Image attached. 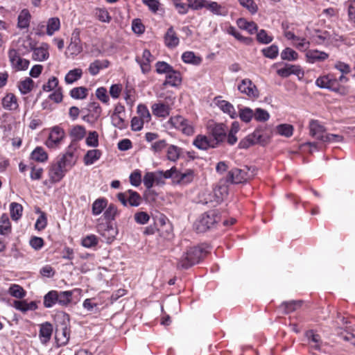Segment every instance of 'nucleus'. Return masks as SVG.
<instances>
[{"mask_svg": "<svg viewBox=\"0 0 355 355\" xmlns=\"http://www.w3.org/2000/svg\"><path fill=\"white\" fill-rule=\"evenodd\" d=\"M65 133L62 128L54 126L51 129L49 135L45 141V145L49 148H56L64 138Z\"/></svg>", "mask_w": 355, "mask_h": 355, "instance_id": "nucleus-10", "label": "nucleus"}, {"mask_svg": "<svg viewBox=\"0 0 355 355\" xmlns=\"http://www.w3.org/2000/svg\"><path fill=\"white\" fill-rule=\"evenodd\" d=\"M194 176V171L191 169H187L184 172L178 170L175 183L182 185L188 184L193 181Z\"/></svg>", "mask_w": 355, "mask_h": 355, "instance_id": "nucleus-27", "label": "nucleus"}, {"mask_svg": "<svg viewBox=\"0 0 355 355\" xmlns=\"http://www.w3.org/2000/svg\"><path fill=\"white\" fill-rule=\"evenodd\" d=\"M55 304H58V291H51L44 297V306L46 308H51Z\"/></svg>", "mask_w": 355, "mask_h": 355, "instance_id": "nucleus-41", "label": "nucleus"}, {"mask_svg": "<svg viewBox=\"0 0 355 355\" xmlns=\"http://www.w3.org/2000/svg\"><path fill=\"white\" fill-rule=\"evenodd\" d=\"M205 8L212 14L218 16H226L228 14V9L226 6L219 4L216 1H207Z\"/></svg>", "mask_w": 355, "mask_h": 355, "instance_id": "nucleus-22", "label": "nucleus"}, {"mask_svg": "<svg viewBox=\"0 0 355 355\" xmlns=\"http://www.w3.org/2000/svg\"><path fill=\"white\" fill-rule=\"evenodd\" d=\"M214 201L217 203L222 202L228 195V188L225 184H219L213 191Z\"/></svg>", "mask_w": 355, "mask_h": 355, "instance_id": "nucleus-34", "label": "nucleus"}, {"mask_svg": "<svg viewBox=\"0 0 355 355\" xmlns=\"http://www.w3.org/2000/svg\"><path fill=\"white\" fill-rule=\"evenodd\" d=\"M58 79L55 76H52L48 80L46 83L43 85L42 90L46 92L53 91L54 89L55 90L57 88H58Z\"/></svg>", "mask_w": 355, "mask_h": 355, "instance_id": "nucleus-59", "label": "nucleus"}, {"mask_svg": "<svg viewBox=\"0 0 355 355\" xmlns=\"http://www.w3.org/2000/svg\"><path fill=\"white\" fill-rule=\"evenodd\" d=\"M137 112L139 118L142 119L144 122L148 123L151 120V115L148 107L144 104H139L137 106Z\"/></svg>", "mask_w": 355, "mask_h": 355, "instance_id": "nucleus-49", "label": "nucleus"}, {"mask_svg": "<svg viewBox=\"0 0 355 355\" xmlns=\"http://www.w3.org/2000/svg\"><path fill=\"white\" fill-rule=\"evenodd\" d=\"M2 107L8 111H15L19 108L18 101L16 96L12 93H8L2 98Z\"/></svg>", "mask_w": 355, "mask_h": 355, "instance_id": "nucleus-18", "label": "nucleus"}, {"mask_svg": "<svg viewBox=\"0 0 355 355\" xmlns=\"http://www.w3.org/2000/svg\"><path fill=\"white\" fill-rule=\"evenodd\" d=\"M154 60L150 52L145 49L143 51L141 58L137 57L136 60L140 65L141 71L144 73H148L150 70V63Z\"/></svg>", "mask_w": 355, "mask_h": 355, "instance_id": "nucleus-16", "label": "nucleus"}, {"mask_svg": "<svg viewBox=\"0 0 355 355\" xmlns=\"http://www.w3.org/2000/svg\"><path fill=\"white\" fill-rule=\"evenodd\" d=\"M76 291H58V304L61 306H67L71 303L73 293Z\"/></svg>", "mask_w": 355, "mask_h": 355, "instance_id": "nucleus-39", "label": "nucleus"}, {"mask_svg": "<svg viewBox=\"0 0 355 355\" xmlns=\"http://www.w3.org/2000/svg\"><path fill=\"white\" fill-rule=\"evenodd\" d=\"M168 122L171 125L182 132L186 135H192L194 133V125L192 121L177 115L170 118Z\"/></svg>", "mask_w": 355, "mask_h": 355, "instance_id": "nucleus-7", "label": "nucleus"}, {"mask_svg": "<svg viewBox=\"0 0 355 355\" xmlns=\"http://www.w3.org/2000/svg\"><path fill=\"white\" fill-rule=\"evenodd\" d=\"M156 72L159 74H165V76L173 69V67L166 62L159 61L155 64Z\"/></svg>", "mask_w": 355, "mask_h": 355, "instance_id": "nucleus-57", "label": "nucleus"}, {"mask_svg": "<svg viewBox=\"0 0 355 355\" xmlns=\"http://www.w3.org/2000/svg\"><path fill=\"white\" fill-rule=\"evenodd\" d=\"M302 306V301H289V302H284L281 304V309H283L284 312L285 313H289L292 311H294L297 310L298 308H300Z\"/></svg>", "mask_w": 355, "mask_h": 355, "instance_id": "nucleus-46", "label": "nucleus"}, {"mask_svg": "<svg viewBox=\"0 0 355 355\" xmlns=\"http://www.w3.org/2000/svg\"><path fill=\"white\" fill-rule=\"evenodd\" d=\"M238 27L246 31L250 34H254L257 31V25L253 21H248L244 18H239L236 21Z\"/></svg>", "mask_w": 355, "mask_h": 355, "instance_id": "nucleus-32", "label": "nucleus"}, {"mask_svg": "<svg viewBox=\"0 0 355 355\" xmlns=\"http://www.w3.org/2000/svg\"><path fill=\"white\" fill-rule=\"evenodd\" d=\"M49 49L50 46L45 42L41 43V44L36 47L34 46L33 49L32 58L37 62H43L49 58Z\"/></svg>", "mask_w": 355, "mask_h": 355, "instance_id": "nucleus-13", "label": "nucleus"}, {"mask_svg": "<svg viewBox=\"0 0 355 355\" xmlns=\"http://www.w3.org/2000/svg\"><path fill=\"white\" fill-rule=\"evenodd\" d=\"M182 149L177 146L170 145L167 148V158L171 162H176L180 157Z\"/></svg>", "mask_w": 355, "mask_h": 355, "instance_id": "nucleus-45", "label": "nucleus"}, {"mask_svg": "<svg viewBox=\"0 0 355 355\" xmlns=\"http://www.w3.org/2000/svg\"><path fill=\"white\" fill-rule=\"evenodd\" d=\"M281 58L284 60L295 61L298 58V53L293 49L287 47L282 51Z\"/></svg>", "mask_w": 355, "mask_h": 355, "instance_id": "nucleus-52", "label": "nucleus"}, {"mask_svg": "<svg viewBox=\"0 0 355 355\" xmlns=\"http://www.w3.org/2000/svg\"><path fill=\"white\" fill-rule=\"evenodd\" d=\"M207 0H187L189 7L193 10H199L205 8Z\"/></svg>", "mask_w": 355, "mask_h": 355, "instance_id": "nucleus-61", "label": "nucleus"}, {"mask_svg": "<svg viewBox=\"0 0 355 355\" xmlns=\"http://www.w3.org/2000/svg\"><path fill=\"white\" fill-rule=\"evenodd\" d=\"M220 220L216 211H210L203 214L195 223V227L199 232H204L213 227Z\"/></svg>", "mask_w": 355, "mask_h": 355, "instance_id": "nucleus-4", "label": "nucleus"}, {"mask_svg": "<svg viewBox=\"0 0 355 355\" xmlns=\"http://www.w3.org/2000/svg\"><path fill=\"white\" fill-rule=\"evenodd\" d=\"M86 145L88 147L96 148L99 145L98 134L96 131H91L88 133L85 139Z\"/></svg>", "mask_w": 355, "mask_h": 355, "instance_id": "nucleus-51", "label": "nucleus"}, {"mask_svg": "<svg viewBox=\"0 0 355 355\" xmlns=\"http://www.w3.org/2000/svg\"><path fill=\"white\" fill-rule=\"evenodd\" d=\"M95 17L101 21L109 23L111 21V17L105 8H98L94 10Z\"/></svg>", "mask_w": 355, "mask_h": 355, "instance_id": "nucleus-50", "label": "nucleus"}, {"mask_svg": "<svg viewBox=\"0 0 355 355\" xmlns=\"http://www.w3.org/2000/svg\"><path fill=\"white\" fill-rule=\"evenodd\" d=\"M238 89L241 93L245 94L250 98H257L259 95L256 85L248 78L241 80V83L238 85Z\"/></svg>", "mask_w": 355, "mask_h": 355, "instance_id": "nucleus-11", "label": "nucleus"}, {"mask_svg": "<svg viewBox=\"0 0 355 355\" xmlns=\"http://www.w3.org/2000/svg\"><path fill=\"white\" fill-rule=\"evenodd\" d=\"M107 200L105 198H98L92 204V214L98 216L107 207Z\"/></svg>", "mask_w": 355, "mask_h": 355, "instance_id": "nucleus-43", "label": "nucleus"}, {"mask_svg": "<svg viewBox=\"0 0 355 355\" xmlns=\"http://www.w3.org/2000/svg\"><path fill=\"white\" fill-rule=\"evenodd\" d=\"M118 200L124 206L138 207L141 202L140 195L135 191L129 189L117 195Z\"/></svg>", "mask_w": 355, "mask_h": 355, "instance_id": "nucleus-9", "label": "nucleus"}, {"mask_svg": "<svg viewBox=\"0 0 355 355\" xmlns=\"http://www.w3.org/2000/svg\"><path fill=\"white\" fill-rule=\"evenodd\" d=\"M262 53L266 58L275 59L278 55L279 49L277 45L272 44L271 46L263 49L262 50Z\"/></svg>", "mask_w": 355, "mask_h": 355, "instance_id": "nucleus-58", "label": "nucleus"}, {"mask_svg": "<svg viewBox=\"0 0 355 355\" xmlns=\"http://www.w3.org/2000/svg\"><path fill=\"white\" fill-rule=\"evenodd\" d=\"M76 162L73 152L67 151L58 157L48 167V175L53 183H57L65 176L67 172Z\"/></svg>", "mask_w": 355, "mask_h": 355, "instance_id": "nucleus-1", "label": "nucleus"}, {"mask_svg": "<svg viewBox=\"0 0 355 355\" xmlns=\"http://www.w3.org/2000/svg\"><path fill=\"white\" fill-rule=\"evenodd\" d=\"M88 95V89L84 87H74L70 91V96L74 99H84Z\"/></svg>", "mask_w": 355, "mask_h": 355, "instance_id": "nucleus-47", "label": "nucleus"}, {"mask_svg": "<svg viewBox=\"0 0 355 355\" xmlns=\"http://www.w3.org/2000/svg\"><path fill=\"white\" fill-rule=\"evenodd\" d=\"M107 60H96L92 62L88 68L89 72L92 76L97 75L100 70L108 67Z\"/></svg>", "mask_w": 355, "mask_h": 355, "instance_id": "nucleus-38", "label": "nucleus"}, {"mask_svg": "<svg viewBox=\"0 0 355 355\" xmlns=\"http://www.w3.org/2000/svg\"><path fill=\"white\" fill-rule=\"evenodd\" d=\"M34 87V82L30 78H26L24 80L18 83L17 87L21 94H27L31 92Z\"/></svg>", "mask_w": 355, "mask_h": 355, "instance_id": "nucleus-40", "label": "nucleus"}, {"mask_svg": "<svg viewBox=\"0 0 355 355\" xmlns=\"http://www.w3.org/2000/svg\"><path fill=\"white\" fill-rule=\"evenodd\" d=\"M182 83V76L180 71L171 69L168 73L165 76V80L163 83L164 86L178 87Z\"/></svg>", "mask_w": 355, "mask_h": 355, "instance_id": "nucleus-19", "label": "nucleus"}, {"mask_svg": "<svg viewBox=\"0 0 355 355\" xmlns=\"http://www.w3.org/2000/svg\"><path fill=\"white\" fill-rule=\"evenodd\" d=\"M193 144L200 150H207L209 148H216L210 137L199 135L193 141Z\"/></svg>", "mask_w": 355, "mask_h": 355, "instance_id": "nucleus-20", "label": "nucleus"}, {"mask_svg": "<svg viewBox=\"0 0 355 355\" xmlns=\"http://www.w3.org/2000/svg\"><path fill=\"white\" fill-rule=\"evenodd\" d=\"M179 38L175 32L173 27H170L164 36V42L166 46L168 48H175L179 44Z\"/></svg>", "mask_w": 355, "mask_h": 355, "instance_id": "nucleus-29", "label": "nucleus"}, {"mask_svg": "<svg viewBox=\"0 0 355 355\" xmlns=\"http://www.w3.org/2000/svg\"><path fill=\"white\" fill-rule=\"evenodd\" d=\"M8 293L12 297L19 299L23 298L26 295V292L23 288L17 284L11 285L9 288Z\"/></svg>", "mask_w": 355, "mask_h": 355, "instance_id": "nucleus-53", "label": "nucleus"}, {"mask_svg": "<svg viewBox=\"0 0 355 355\" xmlns=\"http://www.w3.org/2000/svg\"><path fill=\"white\" fill-rule=\"evenodd\" d=\"M81 243L85 248H92L97 245L98 239L95 235L90 234L83 238Z\"/></svg>", "mask_w": 355, "mask_h": 355, "instance_id": "nucleus-62", "label": "nucleus"}, {"mask_svg": "<svg viewBox=\"0 0 355 355\" xmlns=\"http://www.w3.org/2000/svg\"><path fill=\"white\" fill-rule=\"evenodd\" d=\"M206 252L200 247L190 248L178 260L177 267L181 269H188L199 263Z\"/></svg>", "mask_w": 355, "mask_h": 355, "instance_id": "nucleus-2", "label": "nucleus"}, {"mask_svg": "<svg viewBox=\"0 0 355 355\" xmlns=\"http://www.w3.org/2000/svg\"><path fill=\"white\" fill-rule=\"evenodd\" d=\"M334 68L343 74H348L351 71L350 66L342 61L338 60L334 64Z\"/></svg>", "mask_w": 355, "mask_h": 355, "instance_id": "nucleus-63", "label": "nucleus"}, {"mask_svg": "<svg viewBox=\"0 0 355 355\" xmlns=\"http://www.w3.org/2000/svg\"><path fill=\"white\" fill-rule=\"evenodd\" d=\"M69 135L72 141H79L85 137L86 129L83 125H76L70 128Z\"/></svg>", "mask_w": 355, "mask_h": 355, "instance_id": "nucleus-28", "label": "nucleus"}, {"mask_svg": "<svg viewBox=\"0 0 355 355\" xmlns=\"http://www.w3.org/2000/svg\"><path fill=\"white\" fill-rule=\"evenodd\" d=\"M257 174L254 166H244L243 168H233L229 173L227 181L234 184L243 183L252 178Z\"/></svg>", "mask_w": 355, "mask_h": 355, "instance_id": "nucleus-3", "label": "nucleus"}, {"mask_svg": "<svg viewBox=\"0 0 355 355\" xmlns=\"http://www.w3.org/2000/svg\"><path fill=\"white\" fill-rule=\"evenodd\" d=\"M315 85L321 89H327L332 92H338L340 89L336 77L331 73L319 76L315 80Z\"/></svg>", "mask_w": 355, "mask_h": 355, "instance_id": "nucleus-8", "label": "nucleus"}, {"mask_svg": "<svg viewBox=\"0 0 355 355\" xmlns=\"http://www.w3.org/2000/svg\"><path fill=\"white\" fill-rule=\"evenodd\" d=\"M277 132L282 136L290 137L293 133V127L290 124H281L277 127Z\"/></svg>", "mask_w": 355, "mask_h": 355, "instance_id": "nucleus-55", "label": "nucleus"}, {"mask_svg": "<svg viewBox=\"0 0 355 355\" xmlns=\"http://www.w3.org/2000/svg\"><path fill=\"white\" fill-rule=\"evenodd\" d=\"M60 27V21L58 17L50 18L47 21L46 33L48 35H53Z\"/></svg>", "mask_w": 355, "mask_h": 355, "instance_id": "nucleus-44", "label": "nucleus"}, {"mask_svg": "<svg viewBox=\"0 0 355 355\" xmlns=\"http://www.w3.org/2000/svg\"><path fill=\"white\" fill-rule=\"evenodd\" d=\"M306 337L309 340V345L312 349L320 350L322 346L320 336L315 334L313 331L310 330L306 333Z\"/></svg>", "mask_w": 355, "mask_h": 355, "instance_id": "nucleus-31", "label": "nucleus"}, {"mask_svg": "<svg viewBox=\"0 0 355 355\" xmlns=\"http://www.w3.org/2000/svg\"><path fill=\"white\" fill-rule=\"evenodd\" d=\"M82 46L78 37L73 39L68 46V50L72 55H78L82 51Z\"/></svg>", "mask_w": 355, "mask_h": 355, "instance_id": "nucleus-56", "label": "nucleus"}, {"mask_svg": "<svg viewBox=\"0 0 355 355\" xmlns=\"http://www.w3.org/2000/svg\"><path fill=\"white\" fill-rule=\"evenodd\" d=\"M329 55L324 52L318 50H309L306 53V58L307 62L309 63H315L316 62H322L327 60Z\"/></svg>", "mask_w": 355, "mask_h": 355, "instance_id": "nucleus-26", "label": "nucleus"}, {"mask_svg": "<svg viewBox=\"0 0 355 355\" xmlns=\"http://www.w3.org/2000/svg\"><path fill=\"white\" fill-rule=\"evenodd\" d=\"M83 76V70L76 68L68 71L64 77V81L67 85H71L80 79Z\"/></svg>", "mask_w": 355, "mask_h": 355, "instance_id": "nucleus-35", "label": "nucleus"}, {"mask_svg": "<svg viewBox=\"0 0 355 355\" xmlns=\"http://www.w3.org/2000/svg\"><path fill=\"white\" fill-rule=\"evenodd\" d=\"M14 307L16 309L25 313L28 311H34L37 309V306L35 302H27L26 301L16 300L14 302Z\"/></svg>", "mask_w": 355, "mask_h": 355, "instance_id": "nucleus-36", "label": "nucleus"}, {"mask_svg": "<svg viewBox=\"0 0 355 355\" xmlns=\"http://www.w3.org/2000/svg\"><path fill=\"white\" fill-rule=\"evenodd\" d=\"M293 44L300 51H305L309 48L310 43L305 38L297 37Z\"/></svg>", "mask_w": 355, "mask_h": 355, "instance_id": "nucleus-60", "label": "nucleus"}, {"mask_svg": "<svg viewBox=\"0 0 355 355\" xmlns=\"http://www.w3.org/2000/svg\"><path fill=\"white\" fill-rule=\"evenodd\" d=\"M116 212V207L114 205H110L104 211L103 216L106 220L110 221L114 219Z\"/></svg>", "mask_w": 355, "mask_h": 355, "instance_id": "nucleus-64", "label": "nucleus"}, {"mask_svg": "<svg viewBox=\"0 0 355 355\" xmlns=\"http://www.w3.org/2000/svg\"><path fill=\"white\" fill-rule=\"evenodd\" d=\"M53 333V326L49 322L40 324L39 338L42 344L46 345L51 340Z\"/></svg>", "mask_w": 355, "mask_h": 355, "instance_id": "nucleus-21", "label": "nucleus"}, {"mask_svg": "<svg viewBox=\"0 0 355 355\" xmlns=\"http://www.w3.org/2000/svg\"><path fill=\"white\" fill-rule=\"evenodd\" d=\"M216 105L225 114H228L231 119H236L238 116L234 105L230 102L217 99Z\"/></svg>", "mask_w": 355, "mask_h": 355, "instance_id": "nucleus-25", "label": "nucleus"}, {"mask_svg": "<svg viewBox=\"0 0 355 355\" xmlns=\"http://www.w3.org/2000/svg\"><path fill=\"white\" fill-rule=\"evenodd\" d=\"M103 152L99 149H92L87 151L83 157L85 166H90L98 161L102 157Z\"/></svg>", "mask_w": 355, "mask_h": 355, "instance_id": "nucleus-24", "label": "nucleus"}, {"mask_svg": "<svg viewBox=\"0 0 355 355\" xmlns=\"http://www.w3.org/2000/svg\"><path fill=\"white\" fill-rule=\"evenodd\" d=\"M310 135L322 142L325 137L326 129L318 120L311 119L309 122Z\"/></svg>", "mask_w": 355, "mask_h": 355, "instance_id": "nucleus-14", "label": "nucleus"}, {"mask_svg": "<svg viewBox=\"0 0 355 355\" xmlns=\"http://www.w3.org/2000/svg\"><path fill=\"white\" fill-rule=\"evenodd\" d=\"M182 60L184 63L199 65L202 62V58L196 55L193 51H185L182 55Z\"/></svg>", "mask_w": 355, "mask_h": 355, "instance_id": "nucleus-37", "label": "nucleus"}, {"mask_svg": "<svg viewBox=\"0 0 355 355\" xmlns=\"http://www.w3.org/2000/svg\"><path fill=\"white\" fill-rule=\"evenodd\" d=\"M31 19V15L28 10L23 9L19 12L17 17V27L19 29L28 28Z\"/></svg>", "mask_w": 355, "mask_h": 355, "instance_id": "nucleus-30", "label": "nucleus"}, {"mask_svg": "<svg viewBox=\"0 0 355 355\" xmlns=\"http://www.w3.org/2000/svg\"><path fill=\"white\" fill-rule=\"evenodd\" d=\"M98 232L105 239L106 243L113 241L117 234V230L110 224H102L98 226Z\"/></svg>", "mask_w": 355, "mask_h": 355, "instance_id": "nucleus-15", "label": "nucleus"}, {"mask_svg": "<svg viewBox=\"0 0 355 355\" xmlns=\"http://www.w3.org/2000/svg\"><path fill=\"white\" fill-rule=\"evenodd\" d=\"M17 50L21 55H26L33 51L36 43L30 36L24 38H19L16 44L12 43Z\"/></svg>", "mask_w": 355, "mask_h": 355, "instance_id": "nucleus-12", "label": "nucleus"}, {"mask_svg": "<svg viewBox=\"0 0 355 355\" xmlns=\"http://www.w3.org/2000/svg\"><path fill=\"white\" fill-rule=\"evenodd\" d=\"M151 110L155 116L165 119L169 116L171 108L168 104L159 102L153 104Z\"/></svg>", "mask_w": 355, "mask_h": 355, "instance_id": "nucleus-17", "label": "nucleus"}, {"mask_svg": "<svg viewBox=\"0 0 355 355\" xmlns=\"http://www.w3.org/2000/svg\"><path fill=\"white\" fill-rule=\"evenodd\" d=\"M239 116L243 122L248 123L254 119V110L248 107H240Z\"/></svg>", "mask_w": 355, "mask_h": 355, "instance_id": "nucleus-42", "label": "nucleus"}, {"mask_svg": "<svg viewBox=\"0 0 355 355\" xmlns=\"http://www.w3.org/2000/svg\"><path fill=\"white\" fill-rule=\"evenodd\" d=\"M21 53H19L13 44H11L8 51V56L11 68L16 71H25L26 70L30 64V61L27 59L22 58Z\"/></svg>", "mask_w": 355, "mask_h": 355, "instance_id": "nucleus-5", "label": "nucleus"}, {"mask_svg": "<svg viewBox=\"0 0 355 355\" xmlns=\"http://www.w3.org/2000/svg\"><path fill=\"white\" fill-rule=\"evenodd\" d=\"M49 156L46 150L41 146L36 147L31 154V159L37 162H45Z\"/></svg>", "mask_w": 355, "mask_h": 355, "instance_id": "nucleus-33", "label": "nucleus"}, {"mask_svg": "<svg viewBox=\"0 0 355 355\" xmlns=\"http://www.w3.org/2000/svg\"><path fill=\"white\" fill-rule=\"evenodd\" d=\"M270 118L269 113L261 108H257L254 110V119L259 122L267 121Z\"/></svg>", "mask_w": 355, "mask_h": 355, "instance_id": "nucleus-54", "label": "nucleus"}, {"mask_svg": "<svg viewBox=\"0 0 355 355\" xmlns=\"http://www.w3.org/2000/svg\"><path fill=\"white\" fill-rule=\"evenodd\" d=\"M209 137L216 147L227 137V126L222 123H210L208 125Z\"/></svg>", "mask_w": 355, "mask_h": 355, "instance_id": "nucleus-6", "label": "nucleus"}, {"mask_svg": "<svg viewBox=\"0 0 355 355\" xmlns=\"http://www.w3.org/2000/svg\"><path fill=\"white\" fill-rule=\"evenodd\" d=\"M10 216L12 220H17L22 216L23 207L17 202H12L10 205Z\"/></svg>", "mask_w": 355, "mask_h": 355, "instance_id": "nucleus-48", "label": "nucleus"}, {"mask_svg": "<svg viewBox=\"0 0 355 355\" xmlns=\"http://www.w3.org/2000/svg\"><path fill=\"white\" fill-rule=\"evenodd\" d=\"M162 180V171L156 173H146L144 177L143 182L144 186L148 189H151L155 183L159 184Z\"/></svg>", "mask_w": 355, "mask_h": 355, "instance_id": "nucleus-23", "label": "nucleus"}]
</instances>
